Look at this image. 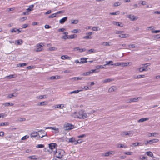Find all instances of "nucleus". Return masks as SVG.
Listing matches in <instances>:
<instances>
[{
	"instance_id": "obj_1",
	"label": "nucleus",
	"mask_w": 160,
	"mask_h": 160,
	"mask_svg": "<svg viewBox=\"0 0 160 160\" xmlns=\"http://www.w3.org/2000/svg\"><path fill=\"white\" fill-rule=\"evenodd\" d=\"M71 116L76 118L84 119L89 116V113L82 109L78 112H75L72 113Z\"/></svg>"
},
{
	"instance_id": "obj_2",
	"label": "nucleus",
	"mask_w": 160,
	"mask_h": 160,
	"mask_svg": "<svg viewBox=\"0 0 160 160\" xmlns=\"http://www.w3.org/2000/svg\"><path fill=\"white\" fill-rule=\"evenodd\" d=\"M53 153L55 156L59 159L62 158V157L65 155L64 151L61 149L58 150L56 149L55 151H53Z\"/></svg>"
},
{
	"instance_id": "obj_3",
	"label": "nucleus",
	"mask_w": 160,
	"mask_h": 160,
	"mask_svg": "<svg viewBox=\"0 0 160 160\" xmlns=\"http://www.w3.org/2000/svg\"><path fill=\"white\" fill-rule=\"evenodd\" d=\"M38 132H42V133H43V135L41 136L39 133H37L38 132H33L31 134V137H35L38 136L40 138H41L46 135V133L45 131L43 130H41Z\"/></svg>"
},
{
	"instance_id": "obj_4",
	"label": "nucleus",
	"mask_w": 160,
	"mask_h": 160,
	"mask_svg": "<svg viewBox=\"0 0 160 160\" xmlns=\"http://www.w3.org/2000/svg\"><path fill=\"white\" fill-rule=\"evenodd\" d=\"M133 134V132L132 131H125L121 133V135L122 137H124L126 135L129 136L130 137L132 136Z\"/></svg>"
},
{
	"instance_id": "obj_5",
	"label": "nucleus",
	"mask_w": 160,
	"mask_h": 160,
	"mask_svg": "<svg viewBox=\"0 0 160 160\" xmlns=\"http://www.w3.org/2000/svg\"><path fill=\"white\" fill-rule=\"evenodd\" d=\"M139 98V97L130 98L126 100L125 101V102L126 103H131L133 102H136L138 101V99Z\"/></svg>"
},
{
	"instance_id": "obj_6",
	"label": "nucleus",
	"mask_w": 160,
	"mask_h": 160,
	"mask_svg": "<svg viewBox=\"0 0 160 160\" xmlns=\"http://www.w3.org/2000/svg\"><path fill=\"white\" fill-rule=\"evenodd\" d=\"M74 128V126L71 124L67 123L65 126V130H69L72 129Z\"/></svg>"
},
{
	"instance_id": "obj_7",
	"label": "nucleus",
	"mask_w": 160,
	"mask_h": 160,
	"mask_svg": "<svg viewBox=\"0 0 160 160\" xmlns=\"http://www.w3.org/2000/svg\"><path fill=\"white\" fill-rule=\"evenodd\" d=\"M57 146L56 143H50L49 144V148L53 152L54 151H55L56 147Z\"/></svg>"
},
{
	"instance_id": "obj_8",
	"label": "nucleus",
	"mask_w": 160,
	"mask_h": 160,
	"mask_svg": "<svg viewBox=\"0 0 160 160\" xmlns=\"http://www.w3.org/2000/svg\"><path fill=\"white\" fill-rule=\"evenodd\" d=\"M97 72L96 70H91L89 72H85L82 74V75L83 76H88L90 75L91 74Z\"/></svg>"
},
{
	"instance_id": "obj_9",
	"label": "nucleus",
	"mask_w": 160,
	"mask_h": 160,
	"mask_svg": "<svg viewBox=\"0 0 160 160\" xmlns=\"http://www.w3.org/2000/svg\"><path fill=\"white\" fill-rule=\"evenodd\" d=\"M127 17L129 18L132 21L136 20L138 18V17L132 15H130Z\"/></svg>"
},
{
	"instance_id": "obj_10",
	"label": "nucleus",
	"mask_w": 160,
	"mask_h": 160,
	"mask_svg": "<svg viewBox=\"0 0 160 160\" xmlns=\"http://www.w3.org/2000/svg\"><path fill=\"white\" fill-rule=\"evenodd\" d=\"M74 51H78L79 52H81L86 51V49L84 48L82 49H80L79 47L75 48H73Z\"/></svg>"
},
{
	"instance_id": "obj_11",
	"label": "nucleus",
	"mask_w": 160,
	"mask_h": 160,
	"mask_svg": "<svg viewBox=\"0 0 160 160\" xmlns=\"http://www.w3.org/2000/svg\"><path fill=\"white\" fill-rule=\"evenodd\" d=\"M55 108H60V109H63L64 107V104H57L53 106V107Z\"/></svg>"
},
{
	"instance_id": "obj_12",
	"label": "nucleus",
	"mask_w": 160,
	"mask_h": 160,
	"mask_svg": "<svg viewBox=\"0 0 160 160\" xmlns=\"http://www.w3.org/2000/svg\"><path fill=\"white\" fill-rule=\"evenodd\" d=\"M114 152L113 151H109V152H108L105 153V154H103L102 155V156H108L110 154H114Z\"/></svg>"
},
{
	"instance_id": "obj_13",
	"label": "nucleus",
	"mask_w": 160,
	"mask_h": 160,
	"mask_svg": "<svg viewBox=\"0 0 160 160\" xmlns=\"http://www.w3.org/2000/svg\"><path fill=\"white\" fill-rule=\"evenodd\" d=\"M118 36L121 38H128L129 35L128 34H125L120 35Z\"/></svg>"
},
{
	"instance_id": "obj_14",
	"label": "nucleus",
	"mask_w": 160,
	"mask_h": 160,
	"mask_svg": "<svg viewBox=\"0 0 160 160\" xmlns=\"http://www.w3.org/2000/svg\"><path fill=\"white\" fill-rule=\"evenodd\" d=\"M159 141V140L158 139H153L149 140L150 144H151L153 143H157Z\"/></svg>"
},
{
	"instance_id": "obj_15",
	"label": "nucleus",
	"mask_w": 160,
	"mask_h": 160,
	"mask_svg": "<svg viewBox=\"0 0 160 160\" xmlns=\"http://www.w3.org/2000/svg\"><path fill=\"white\" fill-rule=\"evenodd\" d=\"M149 119V118H141L140 119H139L138 121V122H143L145 121H147Z\"/></svg>"
},
{
	"instance_id": "obj_16",
	"label": "nucleus",
	"mask_w": 160,
	"mask_h": 160,
	"mask_svg": "<svg viewBox=\"0 0 160 160\" xmlns=\"http://www.w3.org/2000/svg\"><path fill=\"white\" fill-rule=\"evenodd\" d=\"M88 59L87 58H82L80 59V60H81V61L80 62V63H84L88 62L87 61V60Z\"/></svg>"
},
{
	"instance_id": "obj_17",
	"label": "nucleus",
	"mask_w": 160,
	"mask_h": 160,
	"mask_svg": "<svg viewBox=\"0 0 160 160\" xmlns=\"http://www.w3.org/2000/svg\"><path fill=\"white\" fill-rule=\"evenodd\" d=\"M68 18L67 17H65L64 18H62L59 21V22L60 24H63L67 20Z\"/></svg>"
},
{
	"instance_id": "obj_18",
	"label": "nucleus",
	"mask_w": 160,
	"mask_h": 160,
	"mask_svg": "<svg viewBox=\"0 0 160 160\" xmlns=\"http://www.w3.org/2000/svg\"><path fill=\"white\" fill-rule=\"evenodd\" d=\"M111 43V42H102L101 43V45L105 46H110L111 45L110 44Z\"/></svg>"
},
{
	"instance_id": "obj_19",
	"label": "nucleus",
	"mask_w": 160,
	"mask_h": 160,
	"mask_svg": "<svg viewBox=\"0 0 160 160\" xmlns=\"http://www.w3.org/2000/svg\"><path fill=\"white\" fill-rule=\"evenodd\" d=\"M68 142H72V143H74V144L75 142H76V140L75 139V138H69L68 139Z\"/></svg>"
},
{
	"instance_id": "obj_20",
	"label": "nucleus",
	"mask_w": 160,
	"mask_h": 160,
	"mask_svg": "<svg viewBox=\"0 0 160 160\" xmlns=\"http://www.w3.org/2000/svg\"><path fill=\"white\" fill-rule=\"evenodd\" d=\"M112 23L113 24H114V25H117L118 26L121 27H123L122 24L121 23H119V22L113 21L112 22Z\"/></svg>"
},
{
	"instance_id": "obj_21",
	"label": "nucleus",
	"mask_w": 160,
	"mask_h": 160,
	"mask_svg": "<svg viewBox=\"0 0 160 160\" xmlns=\"http://www.w3.org/2000/svg\"><path fill=\"white\" fill-rule=\"evenodd\" d=\"M82 90H75L71 92H70L68 93V94H71L73 93H78L82 91Z\"/></svg>"
},
{
	"instance_id": "obj_22",
	"label": "nucleus",
	"mask_w": 160,
	"mask_h": 160,
	"mask_svg": "<svg viewBox=\"0 0 160 160\" xmlns=\"http://www.w3.org/2000/svg\"><path fill=\"white\" fill-rule=\"evenodd\" d=\"M114 79L112 78H108L102 81L103 82H112L114 81Z\"/></svg>"
},
{
	"instance_id": "obj_23",
	"label": "nucleus",
	"mask_w": 160,
	"mask_h": 160,
	"mask_svg": "<svg viewBox=\"0 0 160 160\" xmlns=\"http://www.w3.org/2000/svg\"><path fill=\"white\" fill-rule=\"evenodd\" d=\"M82 78H82V77H73V78H71L70 79L71 80L76 81V80H82Z\"/></svg>"
},
{
	"instance_id": "obj_24",
	"label": "nucleus",
	"mask_w": 160,
	"mask_h": 160,
	"mask_svg": "<svg viewBox=\"0 0 160 160\" xmlns=\"http://www.w3.org/2000/svg\"><path fill=\"white\" fill-rule=\"evenodd\" d=\"M138 70L139 72H141L143 71H148V69L147 68L141 67L138 69Z\"/></svg>"
},
{
	"instance_id": "obj_25",
	"label": "nucleus",
	"mask_w": 160,
	"mask_h": 160,
	"mask_svg": "<svg viewBox=\"0 0 160 160\" xmlns=\"http://www.w3.org/2000/svg\"><path fill=\"white\" fill-rule=\"evenodd\" d=\"M61 58L62 59L64 60L65 59H70L71 58L68 57L67 55H63L61 57Z\"/></svg>"
},
{
	"instance_id": "obj_26",
	"label": "nucleus",
	"mask_w": 160,
	"mask_h": 160,
	"mask_svg": "<svg viewBox=\"0 0 160 160\" xmlns=\"http://www.w3.org/2000/svg\"><path fill=\"white\" fill-rule=\"evenodd\" d=\"M106 63L104 65V66H106V65H113V64L112 63L113 62L112 61H106Z\"/></svg>"
},
{
	"instance_id": "obj_27",
	"label": "nucleus",
	"mask_w": 160,
	"mask_h": 160,
	"mask_svg": "<svg viewBox=\"0 0 160 160\" xmlns=\"http://www.w3.org/2000/svg\"><path fill=\"white\" fill-rule=\"evenodd\" d=\"M47 96L46 95H40L36 97V98L38 99H42L46 98Z\"/></svg>"
},
{
	"instance_id": "obj_28",
	"label": "nucleus",
	"mask_w": 160,
	"mask_h": 160,
	"mask_svg": "<svg viewBox=\"0 0 160 160\" xmlns=\"http://www.w3.org/2000/svg\"><path fill=\"white\" fill-rule=\"evenodd\" d=\"M26 120V119L25 118H19L16 121L17 122H21Z\"/></svg>"
},
{
	"instance_id": "obj_29",
	"label": "nucleus",
	"mask_w": 160,
	"mask_h": 160,
	"mask_svg": "<svg viewBox=\"0 0 160 160\" xmlns=\"http://www.w3.org/2000/svg\"><path fill=\"white\" fill-rule=\"evenodd\" d=\"M28 63H19L17 65V66L18 67H23L24 66H25L27 65Z\"/></svg>"
},
{
	"instance_id": "obj_30",
	"label": "nucleus",
	"mask_w": 160,
	"mask_h": 160,
	"mask_svg": "<svg viewBox=\"0 0 160 160\" xmlns=\"http://www.w3.org/2000/svg\"><path fill=\"white\" fill-rule=\"evenodd\" d=\"M146 153L149 156L153 158V155L152 153L151 152H146Z\"/></svg>"
},
{
	"instance_id": "obj_31",
	"label": "nucleus",
	"mask_w": 160,
	"mask_h": 160,
	"mask_svg": "<svg viewBox=\"0 0 160 160\" xmlns=\"http://www.w3.org/2000/svg\"><path fill=\"white\" fill-rule=\"evenodd\" d=\"M116 88V87L114 86H112L108 90L109 92H112L114 91L115 89Z\"/></svg>"
},
{
	"instance_id": "obj_32",
	"label": "nucleus",
	"mask_w": 160,
	"mask_h": 160,
	"mask_svg": "<svg viewBox=\"0 0 160 160\" xmlns=\"http://www.w3.org/2000/svg\"><path fill=\"white\" fill-rule=\"evenodd\" d=\"M47 104V102H42L38 103L37 105L38 106H44Z\"/></svg>"
},
{
	"instance_id": "obj_33",
	"label": "nucleus",
	"mask_w": 160,
	"mask_h": 160,
	"mask_svg": "<svg viewBox=\"0 0 160 160\" xmlns=\"http://www.w3.org/2000/svg\"><path fill=\"white\" fill-rule=\"evenodd\" d=\"M42 50V48L40 47H37V48L34 49V51L36 52H38L41 51Z\"/></svg>"
},
{
	"instance_id": "obj_34",
	"label": "nucleus",
	"mask_w": 160,
	"mask_h": 160,
	"mask_svg": "<svg viewBox=\"0 0 160 160\" xmlns=\"http://www.w3.org/2000/svg\"><path fill=\"white\" fill-rule=\"evenodd\" d=\"M134 146H142L143 145V144L141 143H139V142H135L134 143H133L132 144Z\"/></svg>"
},
{
	"instance_id": "obj_35",
	"label": "nucleus",
	"mask_w": 160,
	"mask_h": 160,
	"mask_svg": "<svg viewBox=\"0 0 160 160\" xmlns=\"http://www.w3.org/2000/svg\"><path fill=\"white\" fill-rule=\"evenodd\" d=\"M17 42V45H21L23 42V41L21 39H19L16 41Z\"/></svg>"
},
{
	"instance_id": "obj_36",
	"label": "nucleus",
	"mask_w": 160,
	"mask_h": 160,
	"mask_svg": "<svg viewBox=\"0 0 160 160\" xmlns=\"http://www.w3.org/2000/svg\"><path fill=\"white\" fill-rule=\"evenodd\" d=\"M121 66H122L123 67L124 66H128L129 64V62H121Z\"/></svg>"
},
{
	"instance_id": "obj_37",
	"label": "nucleus",
	"mask_w": 160,
	"mask_h": 160,
	"mask_svg": "<svg viewBox=\"0 0 160 160\" xmlns=\"http://www.w3.org/2000/svg\"><path fill=\"white\" fill-rule=\"evenodd\" d=\"M145 77V76L144 75H138L135 78H143Z\"/></svg>"
},
{
	"instance_id": "obj_38",
	"label": "nucleus",
	"mask_w": 160,
	"mask_h": 160,
	"mask_svg": "<svg viewBox=\"0 0 160 160\" xmlns=\"http://www.w3.org/2000/svg\"><path fill=\"white\" fill-rule=\"evenodd\" d=\"M15 94L16 95H14L13 94H10L7 97V98H10L13 97H15L17 96L16 94Z\"/></svg>"
},
{
	"instance_id": "obj_39",
	"label": "nucleus",
	"mask_w": 160,
	"mask_h": 160,
	"mask_svg": "<svg viewBox=\"0 0 160 160\" xmlns=\"http://www.w3.org/2000/svg\"><path fill=\"white\" fill-rule=\"evenodd\" d=\"M28 158L31 159H37V157L35 155H33V156H30L28 157Z\"/></svg>"
},
{
	"instance_id": "obj_40",
	"label": "nucleus",
	"mask_w": 160,
	"mask_h": 160,
	"mask_svg": "<svg viewBox=\"0 0 160 160\" xmlns=\"http://www.w3.org/2000/svg\"><path fill=\"white\" fill-rule=\"evenodd\" d=\"M44 147V145L43 144H38L36 146V148H42Z\"/></svg>"
},
{
	"instance_id": "obj_41",
	"label": "nucleus",
	"mask_w": 160,
	"mask_h": 160,
	"mask_svg": "<svg viewBox=\"0 0 160 160\" xmlns=\"http://www.w3.org/2000/svg\"><path fill=\"white\" fill-rule=\"evenodd\" d=\"M121 4V3L120 2H115L114 3L113 6L114 7H117L120 6Z\"/></svg>"
},
{
	"instance_id": "obj_42",
	"label": "nucleus",
	"mask_w": 160,
	"mask_h": 160,
	"mask_svg": "<svg viewBox=\"0 0 160 160\" xmlns=\"http://www.w3.org/2000/svg\"><path fill=\"white\" fill-rule=\"evenodd\" d=\"M119 14V11L116 12H114L110 13L109 14L111 15H118Z\"/></svg>"
},
{
	"instance_id": "obj_43",
	"label": "nucleus",
	"mask_w": 160,
	"mask_h": 160,
	"mask_svg": "<svg viewBox=\"0 0 160 160\" xmlns=\"http://www.w3.org/2000/svg\"><path fill=\"white\" fill-rule=\"evenodd\" d=\"M57 49V48L55 47L50 48H48V50L50 51H55Z\"/></svg>"
},
{
	"instance_id": "obj_44",
	"label": "nucleus",
	"mask_w": 160,
	"mask_h": 160,
	"mask_svg": "<svg viewBox=\"0 0 160 160\" xmlns=\"http://www.w3.org/2000/svg\"><path fill=\"white\" fill-rule=\"evenodd\" d=\"M117 147L118 148H127V147L126 146H124V145L122 144L117 145Z\"/></svg>"
},
{
	"instance_id": "obj_45",
	"label": "nucleus",
	"mask_w": 160,
	"mask_h": 160,
	"mask_svg": "<svg viewBox=\"0 0 160 160\" xmlns=\"http://www.w3.org/2000/svg\"><path fill=\"white\" fill-rule=\"evenodd\" d=\"M78 23V21L77 20H72L71 23L72 24H77Z\"/></svg>"
},
{
	"instance_id": "obj_46",
	"label": "nucleus",
	"mask_w": 160,
	"mask_h": 160,
	"mask_svg": "<svg viewBox=\"0 0 160 160\" xmlns=\"http://www.w3.org/2000/svg\"><path fill=\"white\" fill-rule=\"evenodd\" d=\"M56 13H54V14H52V15H51L49 16L48 17V18H54V17H56Z\"/></svg>"
},
{
	"instance_id": "obj_47",
	"label": "nucleus",
	"mask_w": 160,
	"mask_h": 160,
	"mask_svg": "<svg viewBox=\"0 0 160 160\" xmlns=\"http://www.w3.org/2000/svg\"><path fill=\"white\" fill-rule=\"evenodd\" d=\"M9 123L7 122H2L0 124V126H7L8 125Z\"/></svg>"
},
{
	"instance_id": "obj_48",
	"label": "nucleus",
	"mask_w": 160,
	"mask_h": 160,
	"mask_svg": "<svg viewBox=\"0 0 160 160\" xmlns=\"http://www.w3.org/2000/svg\"><path fill=\"white\" fill-rule=\"evenodd\" d=\"M157 134V133H155V132H153V133H150L149 134L148 137H152V136H155V135ZM157 134L158 135V134Z\"/></svg>"
},
{
	"instance_id": "obj_49",
	"label": "nucleus",
	"mask_w": 160,
	"mask_h": 160,
	"mask_svg": "<svg viewBox=\"0 0 160 160\" xmlns=\"http://www.w3.org/2000/svg\"><path fill=\"white\" fill-rule=\"evenodd\" d=\"M98 27H94L92 28V30L93 31H98Z\"/></svg>"
},
{
	"instance_id": "obj_50",
	"label": "nucleus",
	"mask_w": 160,
	"mask_h": 160,
	"mask_svg": "<svg viewBox=\"0 0 160 160\" xmlns=\"http://www.w3.org/2000/svg\"><path fill=\"white\" fill-rule=\"evenodd\" d=\"M88 52H90V53H92L93 52H96V51L94 49H92L90 50H89L88 51Z\"/></svg>"
},
{
	"instance_id": "obj_51",
	"label": "nucleus",
	"mask_w": 160,
	"mask_h": 160,
	"mask_svg": "<svg viewBox=\"0 0 160 160\" xmlns=\"http://www.w3.org/2000/svg\"><path fill=\"white\" fill-rule=\"evenodd\" d=\"M29 136L28 135H25L22 138L21 140H25L26 139L29 138Z\"/></svg>"
},
{
	"instance_id": "obj_52",
	"label": "nucleus",
	"mask_w": 160,
	"mask_h": 160,
	"mask_svg": "<svg viewBox=\"0 0 160 160\" xmlns=\"http://www.w3.org/2000/svg\"><path fill=\"white\" fill-rule=\"evenodd\" d=\"M2 105L4 107H8L10 105L9 102H6L2 104Z\"/></svg>"
},
{
	"instance_id": "obj_53",
	"label": "nucleus",
	"mask_w": 160,
	"mask_h": 160,
	"mask_svg": "<svg viewBox=\"0 0 160 160\" xmlns=\"http://www.w3.org/2000/svg\"><path fill=\"white\" fill-rule=\"evenodd\" d=\"M126 46V44H119V45L118 47H120V48H119L120 49H121L122 48V47H125Z\"/></svg>"
},
{
	"instance_id": "obj_54",
	"label": "nucleus",
	"mask_w": 160,
	"mask_h": 160,
	"mask_svg": "<svg viewBox=\"0 0 160 160\" xmlns=\"http://www.w3.org/2000/svg\"><path fill=\"white\" fill-rule=\"evenodd\" d=\"M62 38L64 39H69V36L67 35H65L62 37Z\"/></svg>"
},
{
	"instance_id": "obj_55",
	"label": "nucleus",
	"mask_w": 160,
	"mask_h": 160,
	"mask_svg": "<svg viewBox=\"0 0 160 160\" xmlns=\"http://www.w3.org/2000/svg\"><path fill=\"white\" fill-rule=\"evenodd\" d=\"M150 65H151V64L150 63H146L145 64H142V66H145V67L146 68L148 66H150Z\"/></svg>"
},
{
	"instance_id": "obj_56",
	"label": "nucleus",
	"mask_w": 160,
	"mask_h": 160,
	"mask_svg": "<svg viewBox=\"0 0 160 160\" xmlns=\"http://www.w3.org/2000/svg\"><path fill=\"white\" fill-rule=\"evenodd\" d=\"M123 33V31H116L115 32L116 34H122Z\"/></svg>"
},
{
	"instance_id": "obj_57",
	"label": "nucleus",
	"mask_w": 160,
	"mask_h": 160,
	"mask_svg": "<svg viewBox=\"0 0 160 160\" xmlns=\"http://www.w3.org/2000/svg\"><path fill=\"white\" fill-rule=\"evenodd\" d=\"M96 68L97 69H98L99 68H104V67L102 65H98L96 67Z\"/></svg>"
},
{
	"instance_id": "obj_58",
	"label": "nucleus",
	"mask_w": 160,
	"mask_h": 160,
	"mask_svg": "<svg viewBox=\"0 0 160 160\" xmlns=\"http://www.w3.org/2000/svg\"><path fill=\"white\" fill-rule=\"evenodd\" d=\"M6 116V115L4 113H1L0 114V118H3L4 117H5Z\"/></svg>"
},
{
	"instance_id": "obj_59",
	"label": "nucleus",
	"mask_w": 160,
	"mask_h": 160,
	"mask_svg": "<svg viewBox=\"0 0 160 160\" xmlns=\"http://www.w3.org/2000/svg\"><path fill=\"white\" fill-rule=\"evenodd\" d=\"M52 129H53V130H55L57 131V132H55V133H57V132H59V131H58V128H56V127H52Z\"/></svg>"
},
{
	"instance_id": "obj_60",
	"label": "nucleus",
	"mask_w": 160,
	"mask_h": 160,
	"mask_svg": "<svg viewBox=\"0 0 160 160\" xmlns=\"http://www.w3.org/2000/svg\"><path fill=\"white\" fill-rule=\"evenodd\" d=\"M43 43H40L39 44H37L36 45V47H42L43 46Z\"/></svg>"
},
{
	"instance_id": "obj_61",
	"label": "nucleus",
	"mask_w": 160,
	"mask_h": 160,
	"mask_svg": "<svg viewBox=\"0 0 160 160\" xmlns=\"http://www.w3.org/2000/svg\"><path fill=\"white\" fill-rule=\"evenodd\" d=\"M152 33H157L160 32V30H156L154 31H152Z\"/></svg>"
},
{
	"instance_id": "obj_62",
	"label": "nucleus",
	"mask_w": 160,
	"mask_h": 160,
	"mask_svg": "<svg viewBox=\"0 0 160 160\" xmlns=\"http://www.w3.org/2000/svg\"><path fill=\"white\" fill-rule=\"evenodd\" d=\"M83 38L84 39H91L92 38V37H91V36L88 35L87 36L84 37Z\"/></svg>"
},
{
	"instance_id": "obj_63",
	"label": "nucleus",
	"mask_w": 160,
	"mask_h": 160,
	"mask_svg": "<svg viewBox=\"0 0 160 160\" xmlns=\"http://www.w3.org/2000/svg\"><path fill=\"white\" fill-rule=\"evenodd\" d=\"M128 47L129 48H135L136 47L134 44H130L128 45Z\"/></svg>"
},
{
	"instance_id": "obj_64",
	"label": "nucleus",
	"mask_w": 160,
	"mask_h": 160,
	"mask_svg": "<svg viewBox=\"0 0 160 160\" xmlns=\"http://www.w3.org/2000/svg\"><path fill=\"white\" fill-rule=\"evenodd\" d=\"M7 77H8L9 78H13L15 77L14 75H10Z\"/></svg>"
}]
</instances>
